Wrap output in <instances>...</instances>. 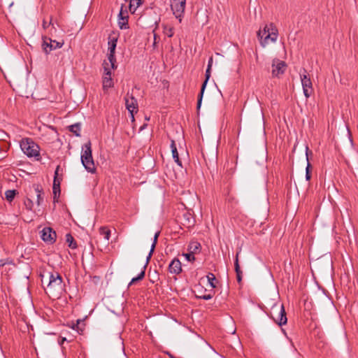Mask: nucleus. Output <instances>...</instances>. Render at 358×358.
Here are the masks:
<instances>
[{
  "instance_id": "e433bc0d",
  "label": "nucleus",
  "mask_w": 358,
  "mask_h": 358,
  "mask_svg": "<svg viewBox=\"0 0 358 358\" xmlns=\"http://www.w3.org/2000/svg\"><path fill=\"white\" fill-rule=\"evenodd\" d=\"M310 165L308 163L307 165V167H306V178L307 180H309L311 178L310 173Z\"/></svg>"
},
{
  "instance_id": "2eb2a0df",
  "label": "nucleus",
  "mask_w": 358,
  "mask_h": 358,
  "mask_svg": "<svg viewBox=\"0 0 358 358\" xmlns=\"http://www.w3.org/2000/svg\"><path fill=\"white\" fill-rule=\"evenodd\" d=\"M128 17L129 16L127 10L124 11L123 6H122L118 15V25L121 29H126L129 28Z\"/></svg>"
},
{
  "instance_id": "f3484780",
  "label": "nucleus",
  "mask_w": 358,
  "mask_h": 358,
  "mask_svg": "<svg viewBox=\"0 0 358 358\" xmlns=\"http://www.w3.org/2000/svg\"><path fill=\"white\" fill-rule=\"evenodd\" d=\"M169 271L171 273L179 274L182 271L181 262L178 259H173L169 266Z\"/></svg>"
},
{
  "instance_id": "f03ea898",
  "label": "nucleus",
  "mask_w": 358,
  "mask_h": 358,
  "mask_svg": "<svg viewBox=\"0 0 358 358\" xmlns=\"http://www.w3.org/2000/svg\"><path fill=\"white\" fill-rule=\"evenodd\" d=\"M64 290L62 278L57 273H51L49 277V282L45 288V292L52 297L58 298Z\"/></svg>"
},
{
  "instance_id": "39448f33",
  "label": "nucleus",
  "mask_w": 358,
  "mask_h": 358,
  "mask_svg": "<svg viewBox=\"0 0 358 358\" xmlns=\"http://www.w3.org/2000/svg\"><path fill=\"white\" fill-rule=\"evenodd\" d=\"M270 316L280 326L285 324L287 322L286 313L282 304H274L271 308Z\"/></svg>"
},
{
  "instance_id": "58836bf2",
  "label": "nucleus",
  "mask_w": 358,
  "mask_h": 358,
  "mask_svg": "<svg viewBox=\"0 0 358 358\" xmlns=\"http://www.w3.org/2000/svg\"><path fill=\"white\" fill-rule=\"evenodd\" d=\"M237 275V280L238 282H240L242 280V271H239L238 273H236Z\"/></svg>"
},
{
  "instance_id": "1a4fd4ad",
  "label": "nucleus",
  "mask_w": 358,
  "mask_h": 358,
  "mask_svg": "<svg viewBox=\"0 0 358 358\" xmlns=\"http://www.w3.org/2000/svg\"><path fill=\"white\" fill-rule=\"evenodd\" d=\"M300 78L304 96L309 98L312 94L313 85L305 69H303V73L300 74Z\"/></svg>"
},
{
  "instance_id": "f704fd0d",
  "label": "nucleus",
  "mask_w": 358,
  "mask_h": 358,
  "mask_svg": "<svg viewBox=\"0 0 358 358\" xmlns=\"http://www.w3.org/2000/svg\"><path fill=\"white\" fill-rule=\"evenodd\" d=\"M235 271H236V273H238L239 271H241V268H240V266H239V264H238V252L236 254V259H235Z\"/></svg>"
},
{
  "instance_id": "5701e85b",
  "label": "nucleus",
  "mask_w": 358,
  "mask_h": 358,
  "mask_svg": "<svg viewBox=\"0 0 358 358\" xmlns=\"http://www.w3.org/2000/svg\"><path fill=\"white\" fill-rule=\"evenodd\" d=\"M99 234L103 236L104 239L108 242L110 238V230L106 227L99 228Z\"/></svg>"
},
{
  "instance_id": "ddd939ff",
  "label": "nucleus",
  "mask_w": 358,
  "mask_h": 358,
  "mask_svg": "<svg viewBox=\"0 0 358 358\" xmlns=\"http://www.w3.org/2000/svg\"><path fill=\"white\" fill-rule=\"evenodd\" d=\"M125 105H126L127 109L129 110V112L131 114L132 120H134V114L135 113H137V111H138L137 101L132 96H129V94H127L125 97Z\"/></svg>"
},
{
  "instance_id": "20e7f679",
  "label": "nucleus",
  "mask_w": 358,
  "mask_h": 358,
  "mask_svg": "<svg viewBox=\"0 0 358 358\" xmlns=\"http://www.w3.org/2000/svg\"><path fill=\"white\" fill-rule=\"evenodd\" d=\"M20 148L22 152L28 157H34L37 160L40 157V148L39 146L31 138H22L20 143Z\"/></svg>"
},
{
  "instance_id": "2f4dec72",
  "label": "nucleus",
  "mask_w": 358,
  "mask_h": 358,
  "mask_svg": "<svg viewBox=\"0 0 358 358\" xmlns=\"http://www.w3.org/2000/svg\"><path fill=\"white\" fill-rule=\"evenodd\" d=\"M24 205H25L27 209H28L29 210H34V203L31 199H30L29 198L25 199Z\"/></svg>"
},
{
  "instance_id": "c85d7f7f",
  "label": "nucleus",
  "mask_w": 358,
  "mask_h": 358,
  "mask_svg": "<svg viewBox=\"0 0 358 358\" xmlns=\"http://www.w3.org/2000/svg\"><path fill=\"white\" fill-rule=\"evenodd\" d=\"M69 130L76 134L77 136H80V126L79 124H75L69 127Z\"/></svg>"
},
{
  "instance_id": "79ce46f5",
  "label": "nucleus",
  "mask_w": 358,
  "mask_h": 358,
  "mask_svg": "<svg viewBox=\"0 0 358 358\" xmlns=\"http://www.w3.org/2000/svg\"><path fill=\"white\" fill-rule=\"evenodd\" d=\"M146 124L143 125L141 127L140 130H143L145 127Z\"/></svg>"
},
{
  "instance_id": "a211bd4d",
  "label": "nucleus",
  "mask_w": 358,
  "mask_h": 358,
  "mask_svg": "<svg viewBox=\"0 0 358 358\" xmlns=\"http://www.w3.org/2000/svg\"><path fill=\"white\" fill-rule=\"evenodd\" d=\"M102 82H103V88L104 90L112 87L113 86V81L111 78V73H103Z\"/></svg>"
},
{
  "instance_id": "a19ab883",
  "label": "nucleus",
  "mask_w": 358,
  "mask_h": 358,
  "mask_svg": "<svg viewBox=\"0 0 358 358\" xmlns=\"http://www.w3.org/2000/svg\"><path fill=\"white\" fill-rule=\"evenodd\" d=\"M7 263H8L7 260L6 261L4 259H0V268L3 266Z\"/></svg>"
},
{
  "instance_id": "b1692460",
  "label": "nucleus",
  "mask_w": 358,
  "mask_h": 358,
  "mask_svg": "<svg viewBox=\"0 0 358 358\" xmlns=\"http://www.w3.org/2000/svg\"><path fill=\"white\" fill-rule=\"evenodd\" d=\"M201 245L198 242H192L188 246V250L192 254H195L199 251Z\"/></svg>"
},
{
  "instance_id": "9b49d317",
  "label": "nucleus",
  "mask_w": 358,
  "mask_h": 358,
  "mask_svg": "<svg viewBox=\"0 0 358 358\" xmlns=\"http://www.w3.org/2000/svg\"><path fill=\"white\" fill-rule=\"evenodd\" d=\"M64 44L63 42H59L51 38L45 37L43 38V49L45 53H49L51 50L61 48Z\"/></svg>"
},
{
  "instance_id": "393cba45",
  "label": "nucleus",
  "mask_w": 358,
  "mask_h": 358,
  "mask_svg": "<svg viewBox=\"0 0 358 358\" xmlns=\"http://www.w3.org/2000/svg\"><path fill=\"white\" fill-rule=\"evenodd\" d=\"M50 27H51L50 31V34H52V32L56 31V29L54 27V24H52V18L50 19V21L48 22H46L45 20H43V28L46 30V29H49Z\"/></svg>"
},
{
  "instance_id": "dca6fc26",
  "label": "nucleus",
  "mask_w": 358,
  "mask_h": 358,
  "mask_svg": "<svg viewBox=\"0 0 358 358\" xmlns=\"http://www.w3.org/2000/svg\"><path fill=\"white\" fill-rule=\"evenodd\" d=\"M210 69H208L207 67V69L206 71V80H205V81L203 82V85L201 86V92H200V94L199 95V97H198V101H197V109L198 110L201 107L203 92H204L205 88L206 87L208 80V79H209V78L210 76Z\"/></svg>"
},
{
  "instance_id": "a878e982",
  "label": "nucleus",
  "mask_w": 358,
  "mask_h": 358,
  "mask_svg": "<svg viewBox=\"0 0 358 358\" xmlns=\"http://www.w3.org/2000/svg\"><path fill=\"white\" fill-rule=\"evenodd\" d=\"M103 70H104L103 73H111V70L115 69L117 67L115 65V63H114V65L112 66L109 60L104 61L103 63Z\"/></svg>"
},
{
  "instance_id": "49530a36",
  "label": "nucleus",
  "mask_w": 358,
  "mask_h": 358,
  "mask_svg": "<svg viewBox=\"0 0 358 358\" xmlns=\"http://www.w3.org/2000/svg\"><path fill=\"white\" fill-rule=\"evenodd\" d=\"M64 341H66V338L62 339V342H64Z\"/></svg>"
},
{
  "instance_id": "0eeeda50",
  "label": "nucleus",
  "mask_w": 358,
  "mask_h": 358,
  "mask_svg": "<svg viewBox=\"0 0 358 358\" xmlns=\"http://www.w3.org/2000/svg\"><path fill=\"white\" fill-rule=\"evenodd\" d=\"M138 21L143 26H152V24H155L157 27L158 25L159 18L154 11L150 10L141 16Z\"/></svg>"
},
{
  "instance_id": "aec40b11",
  "label": "nucleus",
  "mask_w": 358,
  "mask_h": 358,
  "mask_svg": "<svg viewBox=\"0 0 358 358\" xmlns=\"http://www.w3.org/2000/svg\"><path fill=\"white\" fill-rule=\"evenodd\" d=\"M187 227L189 228L194 224V219L191 213L187 212L183 215V223Z\"/></svg>"
},
{
  "instance_id": "ea45409f",
  "label": "nucleus",
  "mask_w": 358,
  "mask_h": 358,
  "mask_svg": "<svg viewBox=\"0 0 358 358\" xmlns=\"http://www.w3.org/2000/svg\"><path fill=\"white\" fill-rule=\"evenodd\" d=\"M213 65V57H211L208 60V68L211 69Z\"/></svg>"
},
{
  "instance_id": "4be33fe9",
  "label": "nucleus",
  "mask_w": 358,
  "mask_h": 358,
  "mask_svg": "<svg viewBox=\"0 0 358 358\" xmlns=\"http://www.w3.org/2000/svg\"><path fill=\"white\" fill-rule=\"evenodd\" d=\"M143 3V0H130L129 8L131 13H134L136 9Z\"/></svg>"
},
{
  "instance_id": "412c9836",
  "label": "nucleus",
  "mask_w": 358,
  "mask_h": 358,
  "mask_svg": "<svg viewBox=\"0 0 358 358\" xmlns=\"http://www.w3.org/2000/svg\"><path fill=\"white\" fill-rule=\"evenodd\" d=\"M171 148L172 152V156L173 158L174 159V161L178 166H182V162L179 159L178 150L175 141L173 140L171 141Z\"/></svg>"
},
{
  "instance_id": "473e14b6",
  "label": "nucleus",
  "mask_w": 358,
  "mask_h": 358,
  "mask_svg": "<svg viewBox=\"0 0 358 358\" xmlns=\"http://www.w3.org/2000/svg\"><path fill=\"white\" fill-rule=\"evenodd\" d=\"M66 241L69 243V246L71 248H76V243H73V237L68 234L66 236Z\"/></svg>"
},
{
  "instance_id": "a18cd8bd",
  "label": "nucleus",
  "mask_w": 358,
  "mask_h": 358,
  "mask_svg": "<svg viewBox=\"0 0 358 358\" xmlns=\"http://www.w3.org/2000/svg\"><path fill=\"white\" fill-rule=\"evenodd\" d=\"M348 134L350 136V131L348 128Z\"/></svg>"
},
{
  "instance_id": "6e6552de",
  "label": "nucleus",
  "mask_w": 358,
  "mask_h": 358,
  "mask_svg": "<svg viewBox=\"0 0 358 358\" xmlns=\"http://www.w3.org/2000/svg\"><path fill=\"white\" fill-rule=\"evenodd\" d=\"M159 234L160 232L159 231H157L155 233V236H154V239H153V243L151 245V248H150V252L147 257V259H146V264L144 266V268L143 270L138 274V275L136 278H133L129 283V285H131V284H134L135 283L136 281L138 280H142L144 276H145V268H146V266L147 264H148L151 257H152V255L155 250V248L156 247V245H157V239H158V237L159 236Z\"/></svg>"
},
{
  "instance_id": "c756f323",
  "label": "nucleus",
  "mask_w": 358,
  "mask_h": 358,
  "mask_svg": "<svg viewBox=\"0 0 358 358\" xmlns=\"http://www.w3.org/2000/svg\"><path fill=\"white\" fill-rule=\"evenodd\" d=\"M60 183L61 181H57V180H54L53 181V194H55V197H56L57 194L60 193Z\"/></svg>"
},
{
  "instance_id": "7ed1b4c3",
  "label": "nucleus",
  "mask_w": 358,
  "mask_h": 358,
  "mask_svg": "<svg viewBox=\"0 0 358 358\" xmlns=\"http://www.w3.org/2000/svg\"><path fill=\"white\" fill-rule=\"evenodd\" d=\"M81 162L85 169L91 173L96 172V166L92 157V143L89 141L82 147Z\"/></svg>"
},
{
  "instance_id": "4c0bfd02",
  "label": "nucleus",
  "mask_w": 358,
  "mask_h": 358,
  "mask_svg": "<svg viewBox=\"0 0 358 358\" xmlns=\"http://www.w3.org/2000/svg\"><path fill=\"white\" fill-rule=\"evenodd\" d=\"M198 297L200 298V299H203L204 300H209V299H211L213 298V296L211 294H205V295L199 296Z\"/></svg>"
},
{
  "instance_id": "cd10ccee",
  "label": "nucleus",
  "mask_w": 358,
  "mask_h": 358,
  "mask_svg": "<svg viewBox=\"0 0 358 358\" xmlns=\"http://www.w3.org/2000/svg\"><path fill=\"white\" fill-rule=\"evenodd\" d=\"M16 190H7L5 192V197L8 201H12L16 195Z\"/></svg>"
},
{
  "instance_id": "9d476101",
  "label": "nucleus",
  "mask_w": 358,
  "mask_h": 358,
  "mask_svg": "<svg viewBox=\"0 0 358 358\" xmlns=\"http://www.w3.org/2000/svg\"><path fill=\"white\" fill-rule=\"evenodd\" d=\"M117 38L115 36H110L108 38V60L110 61L112 66L114 65V63L116 62V59L115 56V48L117 46Z\"/></svg>"
},
{
  "instance_id": "423d86ee",
  "label": "nucleus",
  "mask_w": 358,
  "mask_h": 358,
  "mask_svg": "<svg viewBox=\"0 0 358 358\" xmlns=\"http://www.w3.org/2000/svg\"><path fill=\"white\" fill-rule=\"evenodd\" d=\"M186 5V0H170V6L173 15L182 22Z\"/></svg>"
},
{
  "instance_id": "7c9ffc66",
  "label": "nucleus",
  "mask_w": 358,
  "mask_h": 358,
  "mask_svg": "<svg viewBox=\"0 0 358 358\" xmlns=\"http://www.w3.org/2000/svg\"><path fill=\"white\" fill-rule=\"evenodd\" d=\"M208 281L212 288H215L216 287L215 282L216 281V278L214 274L210 273L207 275Z\"/></svg>"
},
{
  "instance_id": "f8f14e48",
  "label": "nucleus",
  "mask_w": 358,
  "mask_h": 358,
  "mask_svg": "<svg viewBox=\"0 0 358 358\" xmlns=\"http://www.w3.org/2000/svg\"><path fill=\"white\" fill-rule=\"evenodd\" d=\"M286 69L285 62L278 59H274L272 62V75L274 77H278L284 73Z\"/></svg>"
},
{
  "instance_id": "72a5a7b5",
  "label": "nucleus",
  "mask_w": 358,
  "mask_h": 358,
  "mask_svg": "<svg viewBox=\"0 0 358 358\" xmlns=\"http://www.w3.org/2000/svg\"><path fill=\"white\" fill-rule=\"evenodd\" d=\"M182 256L185 257V258L188 261V262H194L195 260V257H194V254L191 253V252H187V253H183L182 254Z\"/></svg>"
},
{
  "instance_id": "6ab92c4d",
  "label": "nucleus",
  "mask_w": 358,
  "mask_h": 358,
  "mask_svg": "<svg viewBox=\"0 0 358 358\" xmlns=\"http://www.w3.org/2000/svg\"><path fill=\"white\" fill-rule=\"evenodd\" d=\"M34 187L37 197L36 205L37 206H40L44 199V192L42 188L38 185H34Z\"/></svg>"
},
{
  "instance_id": "f257e3e1",
  "label": "nucleus",
  "mask_w": 358,
  "mask_h": 358,
  "mask_svg": "<svg viewBox=\"0 0 358 358\" xmlns=\"http://www.w3.org/2000/svg\"><path fill=\"white\" fill-rule=\"evenodd\" d=\"M257 37L262 47H266L270 43L277 41L278 31L273 23L266 24L262 29L257 32Z\"/></svg>"
},
{
  "instance_id": "37998d69",
  "label": "nucleus",
  "mask_w": 358,
  "mask_h": 358,
  "mask_svg": "<svg viewBox=\"0 0 358 358\" xmlns=\"http://www.w3.org/2000/svg\"><path fill=\"white\" fill-rule=\"evenodd\" d=\"M154 39H155V42L156 41V39H157V36L156 34H154Z\"/></svg>"
},
{
  "instance_id": "c03bdc74",
  "label": "nucleus",
  "mask_w": 358,
  "mask_h": 358,
  "mask_svg": "<svg viewBox=\"0 0 358 358\" xmlns=\"http://www.w3.org/2000/svg\"><path fill=\"white\" fill-rule=\"evenodd\" d=\"M308 148L306 147V155L308 156Z\"/></svg>"
},
{
  "instance_id": "c9c22d12",
  "label": "nucleus",
  "mask_w": 358,
  "mask_h": 358,
  "mask_svg": "<svg viewBox=\"0 0 358 358\" xmlns=\"http://www.w3.org/2000/svg\"><path fill=\"white\" fill-rule=\"evenodd\" d=\"M59 169H60V166H57L56 168V170L55 171L54 180H57V181H62V178H60L59 176Z\"/></svg>"
},
{
  "instance_id": "4468645a",
  "label": "nucleus",
  "mask_w": 358,
  "mask_h": 358,
  "mask_svg": "<svg viewBox=\"0 0 358 358\" xmlns=\"http://www.w3.org/2000/svg\"><path fill=\"white\" fill-rule=\"evenodd\" d=\"M41 238L45 242L52 243L56 239V233L51 228L45 227L41 231Z\"/></svg>"
},
{
  "instance_id": "bb28decb",
  "label": "nucleus",
  "mask_w": 358,
  "mask_h": 358,
  "mask_svg": "<svg viewBox=\"0 0 358 358\" xmlns=\"http://www.w3.org/2000/svg\"><path fill=\"white\" fill-rule=\"evenodd\" d=\"M163 33L168 37H172L173 36V27L168 26L167 24H163Z\"/></svg>"
}]
</instances>
